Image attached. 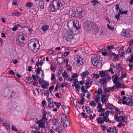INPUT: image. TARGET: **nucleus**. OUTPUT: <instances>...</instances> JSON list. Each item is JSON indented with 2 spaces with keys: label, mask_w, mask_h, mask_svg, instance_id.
Instances as JSON below:
<instances>
[{
  "label": "nucleus",
  "mask_w": 133,
  "mask_h": 133,
  "mask_svg": "<svg viewBox=\"0 0 133 133\" xmlns=\"http://www.w3.org/2000/svg\"><path fill=\"white\" fill-rule=\"evenodd\" d=\"M121 35L128 38L129 36V34L128 31L126 30H123L121 33Z\"/></svg>",
  "instance_id": "1a4fd4ad"
},
{
  "label": "nucleus",
  "mask_w": 133,
  "mask_h": 133,
  "mask_svg": "<svg viewBox=\"0 0 133 133\" xmlns=\"http://www.w3.org/2000/svg\"><path fill=\"white\" fill-rule=\"evenodd\" d=\"M69 14L71 17L76 16V11H75L74 9L72 10L69 11Z\"/></svg>",
  "instance_id": "9d476101"
},
{
  "label": "nucleus",
  "mask_w": 133,
  "mask_h": 133,
  "mask_svg": "<svg viewBox=\"0 0 133 133\" xmlns=\"http://www.w3.org/2000/svg\"><path fill=\"white\" fill-rule=\"evenodd\" d=\"M89 72L88 71H86L85 72H84L82 73L81 76H82L84 77H86L87 76L89 75Z\"/></svg>",
  "instance_id": "412c9836"
},
{
  "label": "nucleus",
  "mask_w": 133,
  "mask_h": 133,
  "mask_svg": "<svg viewBox=\"0 0 133 133\" xmlns=\"http://www.w3.org/2000/svg\"><path fill=\"white\" fill-rule=\"evenodd\" d=\"M69 61V59H65L64 60V62L65 63L66 65V67H68L69 66V65L68 63V61Z\"/></svg>",
  "instance_id": "603ef678"
},
{
  "label": "nucleus",
  "mask_w": 133,
  "mask_h": 133,
  "mask_svg": "<svg viewBox=\"0 0 133 133\" xmlns=\"http://www.w3.org/2000/svg\"><path fill=\"white\" fill-rule=\"evenodd\" d=\"M97 92V94H101L102 93L103 90L102 88H99L97 91H96L95 92Z\"/></svg>",
  "instance_id": "c756f323"
},
{
  "label": "nucleus",
  "mask_w": 133,
  "mask_h": 133,
  "mask_svg": "<svg viewBox=\"0 0 133 133\" xmlns=\"http://www.w3.org/2000/svg\"><path fill=\"white\" fill-rule=\"evenodd\" d=\"M43 111H42L43 116V117L46 116L47 112H46V110L45 109H43Z\"/></svg>",
  "instance_id": "7c9ffc66"
},
{
  "label": "nucleus",
  "mask_w": 133,
  "mask_h": 133,
  "mask_svg": "<svg viewBox=\"0 0 133 133\" xmlns=\"http://www.w3.org/2000/svg\"><path fill=\"white\" fill-rule=\"evenodd\" d=\"M105 111L104 109L102 108V107L99 108V109L98 110V112H103Z\"/></svg>",
  "instance_id": "a18cd8bd"
},
{
  "label": "nucleus",
  "mask_w": 133,
  "mask_h": 133,
  "mask_svg": "<svg viewBox=\"0 0 133 133\" xmlns=\"http://www.w3.org/2000/svg\"><path fill=\"white\" fill-rule=\"evenodd\" d=\"M112 77L113 78V81L114 83H115V82H117L118 81V76L116 75H114L112 76Z\"/></svg>",
  "instance_id": "a211bd4d"
},
{
  "label": "nucleus",
  "mask_w": 133,
  "mask_h": 133,
  "mask_svg": "<svg viewBox=\"0 0 133 133\" xmlns=\"http://www.w3.org/2000/svg\"><path fill=\"white\" fill-rule=\"evenodd\" d=\"M131 56V59H129V58L127 60V61H128L129 60V62L130 63H132L133 62V55L132 54L130 55Z\"/></svg>",
  "instance_id": "c85d7f7f"
},
{
  "label": "nucleus",
  "mask_w": 133,
  "mask_h": 133,
  "mask_svg": "<svg viewBox=\"0 0 133 133\" xmlns=\"http://www.w3.org/2000/svg\"><path fill=\"white\" fill-rule=\"evenodd\" d=\"M107 79L108 80V81L111 79V77L109 75H108L106 76Z\"/></svg>",
  "instance_id": "052dcab7"
},
{
  "label": "nucleus",
  "mask_w": 133,
  "mask_h": 133,
  "mask_svg": "<svg viewBox=\"0 0 133 133\" xmlns=\"http://www.w3.org/2000/svg\"><path fill=\"white\" fill-rule=\"evenodd\" d=\"M39 3L40 8L42 9H43L44 8V1L42 0H39Z\"/></svg>",
  "instance_id": "dca6fc26"
},
{
  "label": "nucleus",
  "mask_w": 133,
  "mask_h": 133,
  "mask_svg": "<svg viewBox=\"0 0 133 133\" xmlns=\"http://www.w3.org/2000/svg\"><path fill=\"white\" fill-rule=\"evenodd\" d=\"M102 96V97L101 98V101L103 103L105 102V100H104V101H103V99H104L105 97H106V96L105 95H103Z\"/></svg>",
  "instance_id": "864d4df0"
},
{
  "label": "nucleus",
  "mask_w": 133,
  "mask_h": 133,
  "mask_svg": "<svg viewBox=\"0 0 133 133\" xmlns=\"http://www.w3.org/2000/svg\"><path fill=\"white\" fill-rule=\"evenodd\" d=\"M91 2L94 3L93 5L94 6L99 3L98 2L97 0H93V1H92Z\"/></svg>",
  "instance_id": "c9c22d12"
},
{
  "label": "nucleus",
  "mask_w": 133,
  "mask_h": 133,
  "mask_svg": "<svg viewBox=\"0 0 133 133\" xmlns=\"http://www.w3.org/2000/svg\"><path fill=\"white\" fill-rule=\"evenodd\" d=\"M85 108V109L86 110V111L87 114H89L90 112V108L89 107L87 106L86 105L83 106L82 107L84 111L85 110L83 109V108Z\"/></svg>",
  "instance_id": "f8f14e48"
},
{
  "label": "nucleus",
  "mask_w": 133,
  "mask_h": 133,
  "mask_svg": "<svg viewBox=\"0 0 133 133\" xmlns=\"http://www.w3.org/2000/svg\"><path fill=\"white\" fill-rule=\"evenodd\" d=\"M127 105L129 106H132L133 105V101L129 99V101L127 103Z\"/></svg>",
  "instance_id": "473e14b6"
},
{
  "label": "nucleus",
  "mask_w": 133,
  "mask_h": 133,
  "mask_svg": "<svg viewBox=\"0 0 133 133\" xmlns=\"http://www.w3.org/2000/svg\"><path fill=\"white\" fill-rule=\"evenodd\" d=\"M62 74L63 76L64 77H68V75L65 71H64V72L62 73Z\"/></svg>",
  "instance_id": "79ce46f5"
},
{
  "label": "nucleus",
  "mask_w": 133,
  "mask_h": 133,
  "mask_svg": "<svg viewBox=\"0 0 133 133\" xmlns=\"http://www.w3.org/2000/svg\"><path fill=\"white\" fill-rule=\"evenodd\" d=\"M90 105L93 107H95L96 105V104L93 101H91L90 103Z\"/></svg>",
  "instance_id": "72a5a7b5"
},
{
  "label": "nucleus",
  "mask_w": 133,
  "mask_h": 133,
  "mask_svg": "<svg viewBox=\"0 0 133 133\" xmlns=\"http://www.w3.org/2000/svg\"><path fill=\"white\" fill-rule=\"evenodd\" d=\"M18 39L21 40L22 41H24L25 40V38L24 37L22 36H19Z\"/></svg>",
  "instance_id": "ea45409f"
},
{
  "label": "nucleus",
  "mask_w": 133,
  "mask_h": 133,
  "mask_svg": "<svg viewBox=\"0 0 133 133\" xmlns=\"http://www.w3.org/2000/svg\"><path fill=\"white\" fill-rule=\"evenodd\" d=\"M99 57L97 56V55L94 56V57L91 58V62L93 65H95V64L97 62L100 61Z\"/></svg>",
  "instance_id": "423d86ee"
},
{
  "label": "nucleus",
  "mask_w": 133,
  "mask_h": 133,
  "mask_svg": "<svg viewBox=\"0 0 133 133\" xmlns=\"http://www.w3.org/2000/svg\"><path fill=\"white\" fill-rule=\"evenodd\" d=\"M36 46V43H35L34 44L30 43L28 44V47L29 49L31 51L35 52H37L38 51L37 48H35Z\"/></svg>",
  "instance_id": "7ed1b4c3"
},
{
  "label": "nucleus",
  "mask_w": 133,
  "mask_h": 133,
  "mask_svg": "<svg viewBox=\"0 0 133 133\" xmlns=\"http://www.w3.org/2000/svg\"><path fill=\"white\" fill-rule=\"evenodd\" d=\"M48 85H46L42 84L41 85V86L43 88L45 89L48 88Z\"/></svg>",
  "instance_id": "4d7b16f0"
},
{
  "label": "nucleus",
  "mask_w": 133,
  "mask_h": 133,
  "mask_svg": "<svg viewBox=\"0 0 133 133\" xmlns=\"http://www.w3.org/2000/svg\"><path fill=\"white\" fill-rule=\"evenodd\" d=\"M48 107L49 108H51V107H52V108H54V105L53 104L51 103H49L48 105Z\"/></svg>",
  "instance_id": "8fccbe9b"
},
{
  "label": "nucleus",
  "mask_w": 133,
  "mask_h": 133,
  "mask_svg": "<svg viewBox=\"0 0 133 133\" xmlns=\"http://www.w3.org/2000/svg\"><path fill=\"white\" fill-rule=\"evenodd\" d=\"M93 77L97 79L99 77V76L98 74H93Z\"/></svg>",
  "instance_id": "09e8293b"
},
{
  "label": "nucleus",
  "mask_w": 133,
  "mask_h": 133,
  "mask_svg": "<svg viewBox=\"0 0 133 133\" xmlns=\"http://www.w3.org/2000/svg\"><path fill=\"white\" fill-rule=\"evenodd\" d=\"M101 117H99L97 118L96 120L98 123L99 124H102L104 123V121L102 120L101 118Z\"/></svg>",
  "instance_id": "f3484780"
},
{
  "label": "nucleus",
  "mask_w": 133,
  "mask_h": 133,
  "mask_svg": "<svg viewBox=\"0 0 133 133\" xmlns=\"http://www.w3.org/2000/svg\"><path fill=\"white\" fill-rule=\"evenodd\" d=\"M69 54V52H64V56H67Z\"/></svg>",
  "instance_id": "69168bd1"
},
{
  "label": "nucleus",
  "mask_w": 133,
  "mask_h": 133,
  "mask_svg": "<svg viewBox=\"0 0 133 133\" xmlns=\"http://www.w3.org/2000/svg\"><path fill=\"white\" fill-rule=\"evenodd\" d=\"M52 123L53 125H56L57 120L55 118L54 119H52Z\"/></svg>",
  "instance_id": "c03bdc74"
},
{
  "label": "nucleus",
  "mask_w": 133,
  "mask_h": 133,
  "mask_svg": "<svg viewBox=\"0 0 133 133\" xmlns=\"http://www.w3.org/2000/svg\"><path fill=\"white\" fill-rule=\"evenodd\" d=\"M33 3L30 2H29L26 4V6L28 8H31L33 5Z\"/></svg>",
  "instance_id": "5701e85b"
},
{
  "label": "nucleus",
  "mask_w": 133,
  "mask_h": 133,
  "mask_svg": "<svg viewBox=\"0 0 133 133\" xmlns=\"http://www.w3.org/2000/svg\"><path fill=\"white\" fill-rule=\"evenodd\" d=\"M49 28L48 25H44L42 27V29L44 31H46Z\"/></svg>",
  "instance_id": "393cba45"
},
{
  "label": "nucleus",
  "mask_w": 133,
  "mask_h": 133,
  "mask_svg": "<svg viewBox=\"0 0 133 133\" xmlns=\"http://www.w3.org/2000/svg\"><path fill=\"white\" fill-rule=\"evenodd\" d=\"M82 11H76V16L78 17L79 18H81L82 16Z\"/></svg>",
  "instance_id": "6ab92c4d"
},
{
  "label": "nucleus",
  "mask_w": 133,
  "mask_h": 133,
  "mask_svg": "<svg viewBox=\"0 0 133 133\" xmlns=\"http://www.w3.org/2000/svg\"><path fill=\"white\" fill-rule=\"evenodd\" d=\"M92 22L88 21L85 25V30L86 32H90L92 31Z\"/></svg>",
  "instance_id": "f03ea898"
},
{
  "label": "nucleus",
  "mask_w": 133,
  "mask_h": 133,
  "mask_svg": "<svg viewBox=\"0 0 133 133\" xmlns=\"http://www.w3.org/2000/svg\"><path fill=\"white\" fill-rule=\"evenodd\" d=\"M109 129H108L107 130V132H110L111 131V129H112V130H113L112 132L114 133V129L113 128H111L110 127H109Z\"/></svg>",
  "instance_id": "6e6d98bb"
},
{
  "label": "nucleus",
  "mask_w": 133,
  "mask_h": 133,
  "mask_svg": "<svg viewBox=\"0 0 133 133\" xmlns=\"http://www.w3.org/2000/svg\"><path fill=\"white\" fill-rule=\"evenodd\" d=\"M107 25L108 29L112 31L114 30L115 29L114 27L111 26L109 24H107Z\"/></svg>",
  "instance_id": "f704fd0d"
},
{
  "label": "nucleus",
  "mask_w": 133,
  "mask_h": 133,
  "mask_svg": "<svg viewBox=\"0 0 133 133\" xmlns=\"http://www.w3.org/2000/svg\"><path fill=\"white\" fill-rule=\"evenodd\" d=\"M67 26L69 28L71 29H71L73 30L76 29V30L77 31V32L78 31L79 29H80L79 23L76 21H74V22H68L67 23Z\"/></svg>",
  "instance_id": "f257e3e1"
},
{
  "label": "nucleus",
  "mask_w": 133,
  "mask_h": 133,
  "mask_svg": "<svg viewBox=\"0 0 133 133\" xmlns=\"http://www.w3.org/2000/svg\"><path fill=\"white\" fill-rule=\"evenodd\" d=\"M99 74L101 77H103L105 75V73L103 71H102L100 72L99 73Z\"/></svg>",
  "instance_id": "2f4dec72"
},
{
  "label": "nucleus",
  "mask_w": 133,
  "mask_h": 133,
  "mask_svg": "<svg viewBox=\"0 0 133 133\" xmlns=\"http://www.w3.org/2000/svg\"><path fill=\"white\" fill-rule=\"evenodd\" d=\"M108 80L105 78H103L101 79H100L99 83L101 84H103L105 83H107Z\"/></svg>",
  "instance_id": "ddd939ff"
},
{
  "label": "nucleus",
  "mask_w": 133,
  "mask_h": 133,
  "mask_svg": "<svg viewBox=\"0 0 133 133\" xmlns=\"http://www.w3.org/2000/svg\"><path fill=\"white\" fill-rule=\"evenodd\" d=\"M52 75L51 76V80L52 81L55 78V75L53 73H52Z\"/></svg>",
  "instance_id": "338daca9"
},
{
  "label": "nucleus",
  "mask_w": 133,
  "mask_h": 133,
  "mask_svg": "<svg viewBox=\"0 0 133 133\" xmlns=\"http://www.w3.org/2000/svg\"><path fill=\"white\" fill-rule=\"evenodd\" d=\"M78 76L77 74L76 73H74L71 76L72 78H75L76 77Z\"/></svg>",
  "instance_id": "e2e57ef3"
},
{
  "label": "nucleus",
  "mask_w": 133,
  "mask_h": 133,
  "mask_svg": "<svg viewBox=\"0 0 133 133\" xmlns=\"http://www.w3.org/2000/svg\"><path fill=\"white\" fill-rule=\"evenodd\" d=\"M19 24H18L14 26L12 28V30L13 31H15L17 30L18 28L19 27Z\"/></svg>",
  "instance_id": "a878e982"
},
{
  "label": "nucleus",
  "mask_w": 133,
  "mask_h": 133,
  "mask_svg": "<svg viewBox=\"0 0 133 133\" xmlns=\"http://www.w3.org/2000/svg\"><path fill=\"white\" fill-rule=\"evenodd\" d=\"M100 97H97L95 99V101L96 103H98L100 100Z\"/></svg>",
  "instance_id": "49530a36"
},
{
  "label": "nucleus",
  "mask_w": 133,
  "mask_h": 133,
  "mask_svg": "<svg viewBox=\"0 0 133 133\" xmlns=\"http://www.w3.org/2000/svg\"><path fill=\"white\" fill-rule=\"evenodd\" d=\"M94 65L96 66L97 68H99L102 66V63L99 61L96 63L95 65Z\"/></svg>",
  "instance_id": "2eb2a0df"
},
{
  "label": "nucleus",
  "mask_w": 133,
  "mask_h": 133,
  "mask_svg": "<svg viewBox=\"0 0 133 133\" xmlns=\"http://www.w3.org/2000/svg\"><path fill=\"white\" fill-rule=\"evenodd\" d=\"M93 82L90 79H87L85 83V87L87 88H89L90 87L92 84Z\"/></svg>",
  "instance_id": "0eeeda50"
},
{
  "label": "nucleus",
  "mask_w": 133,
  "mask_h": 133,
  "mask_svg": "<svg viewBox=\"0 0 133 133\" xmlns=\"http://www.w3.org/2000/svg\"><path fill=\"white\" fill-rule=\"evenodd\" d=\"M84 100L83 98L81 99L80 100L79 102V103L82 105H83L84 103Z\"/></svg>",
  "instance_id": "5fc2aeb1"
},
{
  "label": "nucleus",
  "mask_w": 133,
  "mask_h": 133,
  "mask_svg": "<svg viewBox=\"0 0 133 133\" xmlns=\"http://www.w3.org/2000/svg\"><path fill=\"white\" fill-rule=\"evenodd\" d=\"M39 125L40 127L41 128H44V124L43 123H40Z\"/></svg>",
  "instance_id": "680f3d73"
},
{
  "label": "nucleus",
  "mask_w": 133,
  "mask_h": 133,
  "mask_svg": "<svg viewBox=\"0 0 133 133\" xmlns=\"http://www.w3.org/2000/svg\"><path fill=\"white\" fill-rule=\"evenodd\" d=\"M32 78L33 80H34L35 81L37 79L36 78V77L35 76V75H32Z\"/></svg>",
  "instance_id": "0e129e2a"
},
{
  "label": "nucleus",
  "mask_w": 133,
  "mask_h": 133,
  "mask_svg": "<svg viewBox=\"0 0 133 133\" xmlns=\"http://www.w3.org/2000/svg\"><path fill=\"white\" fill-rule=\"evenodd\" d=\"M79 101H78V100L77 99H74L73 101L74 104V105L75 106H78V103Z\"/></svg>",
  "instance_id": "cd10ccee"
},
{
  "label": "nucleus",
  "mask_w": 133,
  "mask_h": 133,
  "mask_svg": "<svg viewBox=\"0 0 133 133\" xmlns=\"http://www.w3.org/2000/svg\"><path fill=\"white\" fill-rule=\"evenodd\" d=\"M11 129L12 130L16 132H17L18 131V130L16 127L13 125H12Z\"/></svg>",
  "instance_id": "de8ad7c7"
},
{
  "label": "nucleus",
  "mask_w": 133,
  "mask_h": 133,
  "mask_svg": "<svg viewBox=\"0 0 133 133\" xmlns=\"http://www.w3.org/2000/svg\"><path fill=\"white\" fill-rule=\"evenodd\" d=\"M129 66L130 67V71H131L132 70L133 67V65L132 64H129Z\"/></svg>",
  "instance_id": "13d9d810"
},
{
  "label": "nucleus",
  "mask_w": 133,
  "mask_h": 133,
  "mask_svg": "<svg viewBox=\"0 0 133 133\" xmlns=\"http://www.w3.org/2000/svg\"><path fill=\"white\" fill-rule=\"evenodd\" d=\"M114 86L112 87H108L104 89V91L105 92H109L110 91V90H112L114 89Z\"/></svg>",
  "instance_id": "4468645a"
},
{
  "label": "nucleus",
  "mask_w": 133,
  "mask_h": 133,
  "mask_svg": "<svg viewBox=\"0 0 133 133\" xmlns=\"http://www.w3.org/2000/svg\"><path fill=\"white\" fill-rule=\"evenodd\" d=\"M67 34L66 35H64V36H63V37L65 39H66V41L68 42L70 41L71 43L73 39V36L72 35L70 34H68L66 33L65 34Z\"/></svg>",
  "instance_id": "39448f33"
},
{
  "label": "nucleus",
  "mask_w": 133,
  "mask_h": 133,
  "mask_svg": "<svg viewBox=\"0 0 133 133\" xmlns=\"http://www.w3.org/2000/svg\"><path fill=\"white\" fill-rule=\"evenodd\" d=\"M26 78L27 79L28 83L30 84H31L32 82V80L31 77H27Z\"/></svg>",
  "instance_id": "b1692460"
},
{
  "label": "nucleus",
  "mask_w": 133,
  "mask_h": 133,
  "mask_svg": "<svg viewBox=\"0 0 133 133\" xmlns=\"http://www.w3.org/2000/svg\"><path fill=\"white\" fill-rule=\"evenodd\" d=\"M49 8H50V11L51 12L55 11L57 10V7L55 8L51 3L50 5Z\"/></svg>",
  "instance_id": "9b49d317"
},
{
  "label": "nucleus",
  "mask_w": 133,
  "mask_h": 133,
  "mask_svg": "<svg viewBox=\"0 0 133 133\" xmlns=\"http://www.w3.org/2000/svg\"><path fill=\"white\" fill-rule=\"evenodd\" d=\"M116 87L117 88H119L121 85V84L119 82H118L116 84Z\"/></svg>",
  "instance_id": "58836bf2"
},
{
  "label": "nucleus",
  "mask_w": 133,
  "mask_h": 133,
  "mask_svg": "<svg viewBox=\"0 0 133 133\" xmlns=\"http://www.w3.org/2000/svg\"><path fill=\"white\" fill-rule=\"evenodd\" d=\"M52 102L53 103H54L55 105L58 108H59V107L61 105V104L60 103H57L56 102H54L53 101H52Z\"/></svg>",
  "instance_id": "bb28decb"
},
{
  "label": "nucleus",
  "mask_w": 133,
  "mask_h": 133,
  "mask_svg": "<svg viewBox=\"0 0 133 133\" xmlns=\"http://www.w3.org/2000/svg\"><path fill=\"white\" fill-rule=\"evenodd\" d=\"M13 15H15V16L20 15L21 13L18 12H14L12 14Z\"/></svg>",
  "instance_id": "37998d69"
},
{
  "label": "nucleus",
  "mask_w": 133,
  "mask_h": 133,
  "mask_svg": "<svg viewBox=\"0 0 133 133\" xmlns=\"http://www.w3.org/2000/svg\"><path fill=\"white\" fill-rule=\"evenodd\" d=\"M120 67V64H117L116 66V69L118 70L119 69Z\"/></svg>",
  "instance_id": "774afa93"
},
{
  "label": "nucleus",
  "mask_w": 133,
  "mask_h": 133,
  "mask_svg": "<svg viewBox=\"0 0 133 133\" xmlns=\"http://www.w3.org/2000/svg\"><path fill=\"white\" fill-rule=\"evenodd\" d=\"M41 68L38 67L37 70L36 71V73L38 74H40V71L41 70Z\"/></svg>",
  "instance_id": "a19ab883"
},
{
  "label": "nucleus",
  "mask_w": 133,
  "mask_h": 133,
  "mask_svg": "<svg viewBox=\"0 0 133 133\" xmlns=\"http://www.w3.org/2000/svg\"><path fill=\"white\" fill-rule=\"evenodd\" d=\"M45 59V58L43 57H40L38 59V61L40 60H41V61H42Z\"/></svg>",
  "instance_id": "bf43d9fd"
},
{
  "label": "nucleus",
  "mask_w": 133,
  "mask_h": 133,
  "mask_svg": "<svg viewBox=\"0 0 133 133\" xmlns=\"http://www.w3.org/2000/svg\"><path fill=\"white\" fill-rule=\"evenodd\" d=\"M51 3L55 8L57 7V10L62 5V4L61 3V2L58 1L54 0Z\"/></svg>",
  "instance_id": "20e7f679"
},
{
  "label": "nucleus",
  "mask_w": 133,
  "mask_h": 133,
  "mask_svg": "<svg viewBox=\"0 0 133 133\" xmlns=\"http://www.w3.org/2000/svg\"><path fill=\"white\" fill-rule=\"evenodd\" d=\"M82 58L81 59L80 58L79 59H78L77 61V64L79 66L80 65V64H82L83 63V62H82Z\"/></svg>",
  "instance_id": "4be33fe9"
},
{
  "label": "nucleus",
  "mask_w": 133,
  "mask_h": 133,
  "mask_svg": "<svg viewBox=\"0 0 133 133\" xmlns=\"http://www.w3.org/2000/svg\"><path fill=\"white\" fill-rule=\"evenodd\" d=\"M107 48L108 49L107 50L108 51L109 50L113 49L114 48V47L113 45H112L111 46L109 45L107 47Z\"/></svg>",
  "instance_id": "e433bc0d"
},
{
  "label": "nucleus",
  "mask_w": 133,
  "mask_h": 133,
  "mask_svg": "<svg viewBox=\"0 0 133 133\" xmlns=\"http://www.w3.org/2000/svg\"><path fill=\"white\" fill-rule=\"evenodd\" d=\"M92 30L93 29L95 32H97L98 31V25L95 23L92 22Z\"/></svg>",
  "instance_id": "6e6552de"
},
{
  "label": "nucleus",
  "mask_w": 133,
  "mask_h": 133,
  "mask_svg": "<svg viewBox=\"0 0 133 133\" xmlns=\"http://www.w3.org/2000/svg\"><path fill=\"white\" fill-rule=\"evenodd\" d=\"M8 72L10 74L13 75L14 76H15V75L14 72L12 70H10V71Z\"/></svg>",
  "instance_id": "3c124183"
},
{
  "label": "nucleus",
  "mask_w": 133,
  "mask_h": 133,
  "mask_svg": "<svg viewBox=\"0 0 133 133\" xmlns=\"http://www.w3.org/2000/svg\"><path fill=\"white\" fill-rule=\"evenodd\" d=\"M107 117L105 116H104V117H103V119L104 121L106 122H107V121H109V119L108 118H107Z\"/></svg>",
  "instance_id": "4c0bfd02"
},
{
  "label": "nucleus",
  "mask_w": 133,
  "mask_h": 133,
  "mask_svg": "<svg viewBox=\"0 0 133 133\" xmlns=\"http://www.w3.org/2000/svg\"><path fill=\"white\" fill-rule=\"evenodd\" d=\"M16 41L17 43L18 44L21 45V46L23 45L24 44V41H22L19 39H17V38Z\"/></svg>",
  "instance_id": "aec40b11"
}]
</instances>
